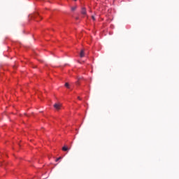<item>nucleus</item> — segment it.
<instances>
[{
  "label": "nucleus",
  "mask_w": 179,
  "mask_h": 179,
  "mask_svg": "<svg viewBox=\"0 0 179 179\" xmlns=\"http://www.w3.org/2000/svg\"><path fill=\"white\" fill-rule=\"evenodd\" d=\"M54 107H55V108L56 110H61L62 106H61V103H55V104L54 105Z\"/></svg>",
  "instance_id": "1"
},
{
  "label": "nucleus",
  "mask_w": 179,
  "mask_h": 179,
  "mask_svg": "<svg viewBox=\"0 0 179 179\" xmlns=\"http://www.w3.org/2000/svg\"><path fill=\"white\" fill-rule=\"evenodd\" d=\"M80 57V58H83V57H85V50H81Z\"/></svg>",
  "instance_id": "2"
},
{
  "label": "nucleus",
  "mask_w": 179,
  "mask_h": 179,
  "mask_svg": "<svg viewBox=\"0 0 179 179\" xmlns=\"http://www.w3.org/2000/svg\"><path fill=\"white\" fill-rule=\"evenodd\" d=\"M81 13H82V15H86V8H82Z\"/></svg>",
  "instance_id": "3"
},
{
  "label": "nucleus",
  "mask_w": 179,
  "mask_h": 179,
  "mask_svg": "<svg viewBox=\"0 0 179 179\" xmlns=\"http://www.w3.org/2000/svg\"><path fill=\"white\" fill-rule=\"evenodd\" d=\"M62 150H63L64 152H67V150H69V149L68 148V147L64 146V147L62 148Z\"/></svg>",
  "instance_id": "4"
},
{
  "label": "nucleus",
  "mask_w": 179,
  "mask_h": 179,
  "mask_svg": "<svg viewBox=\"0 0 179 179\" xmlns=\"http://www.w3.org/2000/svg\"><path fill=\"white\" fill-rule=\"evenodd\" d=\"M76 6H74V7H71V10L73 12L75 10H76Z\"/></svg>",
  "instance_id": "5"
},
{
  "label": "nucleus",
  "mask_w": 179,
  "mask_h": 179,
  "mask_svg": "<svg viewBox=\"0 0 179 179\" xmlns=\"http://www.w3.org/2000/svg\"><path fill=\"white\" fill-rule=\"evenodd\" d=\"M65 86H66V87H69V84L68 83H66Z\"/></svg>",
  "instance_id": "6"
},
{
  "label": "nucleus",
  "mask_w": 179,
  "mask_h": 179,
  "mask_svg": "<svg viewBox=\"0 0 179 179\" xmlns=\"http://www.w3.org/2000/svg\"><path fill=\"white\" fill-rule=\"evenodd\" d=\"M92 19L93 20H96V18L94 17V15L92 16Z\"/></svg>",
  "instance_id": "7"
},
{
  "label": "nucleus",
  "mask_w": 179,
  "mask_h": 179,
  "mask_svg": "<svg viewBox=\"0 0 179 179\" xmlns=\"http://www.w3.org/2000/svg\"><path fill=\"white\" fill-rule=\"evenodd\" d=\"M59 160H61V157H59V158H57V159H56V162H58Z\"/></svg>",
  "instance_id": "8"
},
{
  "label": "nucleus",
  "mask_w": 179,
  "mask_h": 179,
  "mask_svg": "<svg viewBox=\"0 0 179 179\" xmlns=\"http://www.w3.org/2000/svg\"><path fill=\"white\" fill-rule=\"evenodd\" d=\"M78 100H81V99H80V97H79V96L78 97Z\"/></svg>",
  "instance_id": "9"
},
{
  "label": "nucleus",
  "mask_w": 179,
  "mask_h": 179,
  "mask_svg": "<svg viewBox=\"0 0 179 179\" xmlns=\"http://www.w3.org/2000/svg\"><path fill=\"white\" fill-rule=\"evenodd\" d=\"M76 85H79V82H77V83H76Z\"/></svg>",
  "instance_id": "10"
},
{
  "label": "nucleus",
  "mask_w": 179,
  "mask_h": 179,
  "mask_svg": "<svg viewBox=\"0 0 179 179\" xmlns=\"http://www.w3.org/2000/svg\"><path fill=\"white\" fill-rule=\"evenodd\" d=\"M74 1H78V0H74Z\"/></svg>",
  "instance_id": "11"
}]
</instances>
